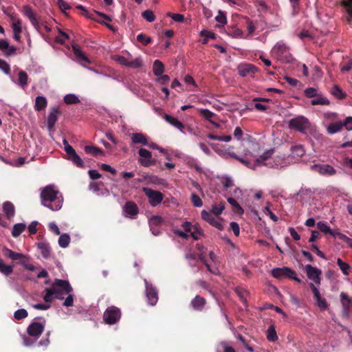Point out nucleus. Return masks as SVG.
<instances>
[{"label": "nucleus", "instance_id": "13d9d810", "mask_svg": "<svg viewBox=\"0 0 352 352\" xmlns=\"http://www.w3.org/2000/svg\"><path fill=\"white\" fill-rule=\"evenodd\" d=\"M190 200L195 207H201L203 201L201 198L195 193H192L190 197Z\"/></svg>", "mask_w": 352, "mask_h": 352}, {"label": "nucleus", "instance_id": "9d476101", "mask_svg": "<svg viewBox=\"0 0 352 352\" xmlns=\"http://www.w3.org/2000/svg\"><path fill=\"white\" fill-rule=\"evenodd\" d=\"M201 218L209 223L211 226L215 227L219 230H223L224 226L221 222V219L214 217L210 212L204 210L201 212Z\"/></svg>", "mask_w": 352, "mask_h": 352}, {"label": "nucleus", "instance_id": "9b49d317", "mask_svg": "<svg viewBox=\"0 0 352 352\" xmlns=\"http://www.w3.org/2000/svg\"><path fill=\"white\" fill-rule=\"evenodd\" d=\"M145 287L148 303L151 306L155 305L158 301V292L157 289L151 284H149L146 280Z\"/></svg>", "mask_w": 352, "mask_h": 352}, {"label": "nucleus", "instance_id": "6e6d98bb", "mask_svg": "<svg viewBox=\"0 0 352 352\" xmlns=\"http://www.w3.org/2000/svg\"><path fill=\"white\" fill-rule=\"evenodd\" d=\"M228 203L236 210L238 213L242 214L243 213V210L239 204V203L235 200V199L232 197L228 198Z\"/></svg>", "mask_w": 352, "mask_h": 352}, {"label": "nucleus", "instance_id": "3c124183", "mask_svg": "<svg viewBox=\"0 0 352 352\" xmlns=\"http://www.w3.org/2000/svg\"><path fill=\"white\" fill-rule=\"evenodd\" d=\"M142 16L148 22H153L155 20V16L153 11L146 10L142 13Z\"/></svg>", "mask_w": 352, "mask_h": 352}, {"label": "nucleus", "instance_id": "ea45409f", "mask_svg": "<svg viewBox=\"0 0 352 352\" xmlns=\"http://www.w3.org/2000/svg\"><path fill=\"white\" fill-rule=\"evenodd\" d=\"M336 263L344 275L349 274V270L351 269V266L348 263L344 262L340 258H337Z\"/></svg>", "mask_w": 352, "mask_h": 352}, {"label": "nucleus", "instance_id": "0e129e2a", "mask_svg": "<svg viewBox=\"0 0 352 352\" xmlns=\"http://www.w3.org/2000/svg\"><path fill=\"white\" fill-rule=\"evenodd\" d=\"M0 69L6 74H9L10 73V65L6 61L1 59H0Z\"/></svg>", "mask_w": 352, "mask_h": 352}, {"label": "nucleus", "instance_id": "20e7f679", "mask_svg": "<svg viewBox=\"0 0 352 352\" xmlns=\"http://www.w3.org/2000/svg\"><path fill=\"white\" fill-rule=\"evenodd\" d=\"M272 54L279 60L289 62L291 54L289 48L282 42H278L272 50Z\"/></svg>", "mask_w": 352, "mask_h": 352}, {"label": "nucleus", "instance_id": "e433bc0d", "mask_svg": "<svg viewBox=\"0 0 352 352\" xmlns=\"http://www.w3.org/2000/svg\"><path fill=\"white\" fill-rule=\"evenodd\" d=\"M317 227L320 232L324 234H329L331 236H335L334 232L331 230V228L324 221H319L317 223Z\"/></svg>", "mask_w": 352, "mask_h": 352}, {"label": "nucleus", "instance_id": "c756f323", "mask_svg": "<svg viewBox=\"0 0 352 352\" xmlns=\"http://www.w3.org/2000/svg\"><path fill=\"white\" fill-rule=\"evenodd\" d=\"M153 72L155 76H160L164 72V65L160 60H155L153 65Z\"/></svg>", "mask_w": 352, "mask_h": 352}, {"label": "nucleus", "instance_id": "0eeeda50", "mask_svg": "<svg viewBox=\"0 0 352 352\" xmlns=\"http://www.w3.org/2000/svg\"><path fill=\"white\" fill-rule=\"evenodd\" d=\"M64 149L68 156V159L71 160L78 167H83L84 163L80 156L76 153L73 147L68 143L66 140H63Z\"/></svg>", "mask_w": 352, "mask_h": 352}, {"label": "nucleus", "instance_id": "a19ab883", "mask_svg": "<svg viewBox=\"0 0 352 352\" xmlns=\"http://www.w3.org/2000/svg\"><path fill=\"white\" fill-rule=\"evenodd\" d=\"M227 33L228 35L231 36L233 38H242L243 32L239 28L232 27L228 28L227 30Z\"/></svg>", "mask_w": 352, "mask_h": 352}, {"label": "nucleus", "instance_id": "4d7b16f0", "mask_svg": "<svg viewBox=\"0 0 352 352\" xmlns=\"http://www.w3.org/2000/svg\"><path fill=\"white\" fill-rule=\"evenodd\" d=\"M316 304L318 307L322 310H325L328 307V304L325 298H322L321 296L316 299Z\"/></svg>", "mask_w": 352, "mask_h": 352}, {"label": "nucleus", "instance_id": "473e14b6", "mask_svg": "<svg viewBox=\"0 0 352 352\" xmlns=\"http://www.w3.org/2000/svg\"><path fill=\"white\" fill-rule=\"evenodd\" d=\"M274 148H271V149H269L266 151H265L261 155H260L258 158H256V165H261L262 164V162L263 161H265L267 160H268L269 158H270L272 157V155L274 154Z\"/></svg>", "mask_w": 352, "mask_h": 352}, {"label": "nucleus", "instance_id": "f8f14e48", "mask_svg": "<svg viewBox=\"0 0 352 352\" xmlns=\"http://www.w3.org/2000/svg\"><path fill=\"white\" fill-rule=\"evenodd\" d=\"M45 324L34 321L30 324L27 329V333L32 337L38 338L43 332Z\"/></svg>", "mask_w": 352, "mask_h": 352}, {"label": "nucleus", "instance_id": "de8ad7c7", "mask_svg": "<svg viewBox=\"0 0 352 352\" xmlns=\"http://www.w3.org/2000/svg\"><path fill=\"white\" fill-rule=\"evenodd\" d=\"M13 21V23L12 25L13 33H21V21L19 19H15L14 17L12 18Z\"/></svg>", "mask_w": 352, "mask_h": 352}, {"label": "nucleus", "instance_id": "a878e982", "mask_svg": "<svg viewBox=\"0 0 352 352\" xmlns=\"http://www.w3.org/2000/svg\"><path fill=\"white\" fill-rule=\"evenodd\" d=\"M343 129L342 122L338 121L331 123L327 128L329 134L333 135L342 131Z\"/></svg>", "mask_w": 352, "mask_h": 352}, {"label": "nucleus", "instance_id": "72a5a7b5", "mask_svg": "<svg viewBox=\"0 0 352 352\" xmlns=\"http://www.w3.org/2000/svg\"><path fill=\"white\" fill-rule=\"evenodd\" d=\"M316 98L311 101L312 105H329L330 101L321 94H318L316 96Z\"/></svg>", "mask_w": 352, "mask_h": 352}, {"label": "nucleus", "instance_id": "dca6fc26", "mask_svg": "<svg viewBox=\"0 0 352 352\" xmlns=\"http://www.w3.org/2000/svg\"><path fill=\"white\" fill-rule=\"evenodd\" d=\"M61 114V111L58 107L50 109V113L47 118V128L50 131L54 130L55 124L58 120V116Z\"/></svg>", "mask_w": 352, "mask_h": 352}, {"label": "nucleus", "instance_id": "a18cd8bd", "mask_svg": "<svg viewBox=\"0 0 352 352\" xmlns=\"http://www.w3.org/2000/svg\"><path fill=\"white\" fill-rule=\"evenodd\" d=\"M208 138H210L211 140L223 141V142H230L232 140V137H231L230 135H214L212 133H209L208 135Z\"/></svg>", "mask_w": 352, "mask_h": 352}, {"label": "nucleus", "instance_id": "8fccbe9b", "mask_svg": "<svg viewBox=\"0 0 352 352\" xmlns=\"http://www.w3.org/2000/svg\"><path fill=\"white\" fill-rule=\"evenodd\" d=\"M224 204L221 202L219 205L213 204L211 208V212L217 216L221 214L224 210Z\"/></svg>", "mask_w": 352, "mask_h": 352}, {"label": "nucleus", "instance_id": "1a4fd4ad", "mask_svg": "<svg viewBox=\"0 0 352 352\" xmlns=\"http://www.w3.org/2000/svg\"><path fill=\"white\" fill-rule=\"evenodd\" d=\"M139 155L141 158L138 160L139 163L145 167H148L155 164V160L152 159V153L146 148H141L138 151Z\"/></svg>", "mask_w": 352, "mask_h": 352}, {"label": "nucleus", "instance_id": "39448f33", "mask_svg": "<svg viewBox=\"0 0 352 352\" xmlns=\"http://www.w3.org/2000/svg\"><path fill=\"white\" fill-rule=\"evenodd\" d=\"M121 318L120 309L115 306L107 307L103 314V319L107 324H116Z\"/></svg>", "mask_w": 352, "mask_h": 352}, {"label": "nucleus", "instance_id": "864d4df0", "mask_svg": "<svg viewBox=\"0 0 352 352\" xmlns=\"http://www.w3.org/2000/svg\"><path fill=\"white\" fill-rule=\"evenodd\" d=\"M28 311L25 309H19L16 310L14 314V318L18 320L25 318L28 317Z\"/></svg>", "mask_w": 352, "mask_h": 352}, {"label": "nucleus", "instance_id": "603ef678", "mask_svg": "<svg viewBox=\"0 0 352 352\" xmlns=\"http://www.w3.org/2000/svg\"><path fill=\"white\" fill-rule=\"evenodd\" d=\"M137 40L144 45H147L151 43L152 39L151 37L147 36L146 34L141 33L137 36Z\"/></svg>", "mask_w": 352, "mask_h": 352}, {"label": "nucleus", "instance_id": "412c9836", "mask_svg": "<svg viewBox=\"0 0 352 352\" xmlns=\"http://www.w3.org/2000/svg\"><path fill=\"white\" fill-rule=\"evenodd\" d=\"M3 211L8 219H12L15 215V207L14 204L9 201H6L3 204Z\"/></svg>", "mask_w": 352, "mask_h": 352}, {"label": "nucleus", "instance_id": "393cba45", "mask_svg": "<svg viewBox=\"0 0 352 352\" xmlns=\"http://www.w3.org/2000/svg\"><path fill=\"white\" fill-rule=\"evenodd\" d=\"M164 118L165 120L167 122H168L170 124H171L173 126H175V128L178 129L179 131H183V130L184 129V125L183 124L182 122H181L177 118H175L170 115H168V114H166Z\"/></svg>", "mask_w": 352, "mask_h": 352}, {"label": "nucleus", "instance_id": "6e6552de", "mask_svg": "<svg viewBox=\"0 0 352 352\" xmlns=\"http://www.w3.org/2000/svg\"><path fill=\"white\" fill-rule=\"evenodd\" d=\"M143 192L148 197V202L152 206H157L164 199L163 194L157 190L148 188H143Z\"/></svg>", "mask_w": 352, "mask_h": 352}, {"label": "nucleus", "instance_id": "b1692460", "mask_svg": "<svg viewBox=\"0 0 352 352\" xmlns=\"http://www.w3.org/2000/svg\"><path fill=\"white\" fill-rule=\"evenodd\" d=\"M199 113L200 116L210 122L216 128L219 127V124L217 122L212 120V118L216 116L213 112L207 109H199Z\"/></svg>", "mask_w": 352, "mask_h": 352}, {"label": "nucleus", "instance_id": "423d86ee", "mask_svg": "<svg viewBox=\"0 0 352 352\" xmlns=\"http://www.w3.org/2000/svg\"><path fill=\"white\" fill-rule=\"evenodd\" d=\"M272 274L276 278H289L298 283H301V280L297 277L295 271L287 267L275 268L272 270Z\"/></svg>", "mask_w": 352, "mask_h": 352}, {"label": "nucleus", "instance_id": "c03bdc74", "mask_svg": "<svg viewBox=\"0 0 352 352\" xmlns=\"http://www.w3.org/2000/svg\"><path fill=\"white\" fill-rule=\"evenodd\" d=\"M63 100L65 103L67 104H77L80 102L79 98L74 94H67L66 95Z\"/></svg>", "mask_w": 352, "mask_h": 352}, {"label": "nucleus", "instance_id": "aec40b11", "mask_svg": "<svg viewBox=\"0 0 352 352\" xmlns=\"http://www.w3.org/2000/svg\"><path fill=\"white\" fill-rule=\"evenodd\" d=\"M206 304V300L199 295H197L190 302L192 307L199 311H203Z\"/></svg>", "mask_w": 352, "mask_h": 352}, {"label": "nucleus", "instance_id": "5701e85b", "mask_svg": "<svg viewBox=\"0 0 352 352\" xmlns=\"http://www.w3.org/2000/svg\"><path fill=\"white\" fill-rule=\"evenodd\" d=\"M36 245L43 258H47L50 257L51 248L49 243L45 241H41L37 243Z\"/></svg>", "mask_w": 352, "mask_h": 352}, {"label": "nucleus", "instance_id": "774afa93", "mask_svg": "<svg viewBox=\"0 0 352 352\" xmlns=\"http://www.w3.org/2000/svg\"><path fill=\"white\" fill-rule=\"evenodd\" d=\"M221 345L223 348V352H236L235 349L232 346H229L226 342H221Z\"/></svg>", "mask_w": 352, "mask_h": 352}, {"label": "nucleus", "instance_id": "ddd939ff", "mask_svg": "<svg viewBox=\"0 0 352 352\" xmlns=\"http://www.w3.org/2000/svg\"><path fill=\"white\" fill-rule=\"evenodd\" d=\"M123 214L126 217L134 219L139 213V208L138 205L131 201H126L123 206Z\"/></svg>", "mask_w": 352, "mask_h": 352}, {"label": "nucleus", "instance_id": "2eb2a0df", "mask_svg": "<svg viewBox=\"0 0 352 352\" xmlns=\"http://www.w3.org/2000/svg\"><path fill=\"white\" fill-rule=\"evenodd\" d=\"M73 52L75 55L76 61H78L83 67L85 66V63L90 64V60L86 56V55L80 50V47L77 44L72 45Z\"/></svg>", "mask_w": 352, "mask_h": 352}, {"label": "nucleus", "instance_id": "2f4dec72", "mask_svg": "<svg viewBox=\"0 0 352 352\" xmlns=\"http://www.w3.org/2000/svg\"><path fill=\"white\" fill-rule=\"evenodd\" d=\"M85 151L87 154H90L94 157H96L99 155H104V152L100 148L96 147L92 145H87L85 147Z\"/></svg>", "mask_w": 352, "mask_h": 352}, {"label": "nucleus", "instance_id": "37998d69", "mask_svg": "<svg viewBox=\"0 0 352 352\" xmlns=\"http://www.w3.org/2000/svg\"><path fill=\"white\" fill-rule=\"evenodd\" d=\"M191 236L194 240H198L201 236L203 235V230L199 226L198 224L193 225V228L190 232Z\"/></svg>", "mask_w": 352, "mask_h": 352}, {"label": "nucleus", "instance_id": "bb28decb", "mask_svg": "<svg viewBox=\"0 0 352 352\" xmlns=\"http://www.w3.org/2000/svg\"><path fill=\"white\" fill-rule=\"evenodd\" d=\"M291 155L294 158H300L305 153V150L301 144L294 145L291 147Z\"/></svg>", "mask_w": 352, "mask_h": 352}, {"label": "nucleus", "instance_id": "680f3d73", "mask_svg": "<svg viewBox=\"0 0 352 352\" xmlns=\"http://www.w3.org/2000/svg\"><path fill=\"white\" fill-rule=\"evenodd\" d=\"M236 338L242 342V344H243V346H244L247 350H248V351H250V352H252V351H254L253 347H252V346H251L249 344V342H248V341H247V340L245 339V338H244L242 335L239 334V335L236 336Z\"/></svg>", "mask_w": 352, "mask_h": 352}, {"label": "nucleus", "instance_id": "49530a36", "mask_svg": "<svg viewBox=\"0 0 352 352\" xmlns=\"http://www.w3.org/2000/svg\"><path fill=\"white\" fill-rule=\"evenodd\" d=\"M28 76L26 72L24 71H20L19 72V84L22 87H24L28 85Z\"/></svg>", "mask_w": 352, "mask_h": 352}, {"label": "nucleus", "instance_id": "a211bd4d", "mask_svg": "<svg viewBox=\"0 0 352 352\" xmlns=\"http://www.w3.org/2000/svg\"><path fill=\"white\" fill-rule=\"evenodd\" d=\"M239 74L242 77L254 74L256 72L257 68L251 64H243L239 66Z\"/></svg>", "mask_w": 352, "mask_h": 352}, {"label": "nucleus", "instance_id": "7ed1b4c3", "mask_svg": "<svg viewBox=\"0 0 352 352\" xmlns=\"http://www.w3.org/2000/svg\"><path fill=\"white\" fill-rule=\"evenodd\" d=\"M288 126L290 129L305 134L311 127V122L306 117L298 116L289 120Z\"/></svg>", "mask_w": 352, "mask_h": 352}, {"label": "nucleus", "instance_id": "58836bf2", "mask_svg": "<svg viewBox=\"0 0 352 352\" xmlns=\"http://www.w3.org/2000/svg\"><path fill=\"white\" fill-rule=\"evenodd\" d=\"M267 338L270 342H275L278 340L276 331L273 324L270 325L267 331Z\"/></svg>", "mask_w": 352, "mask_h": 352}, {"label": "nucleus", "instance_id": "7c9ffc66", "mask_svg": "<svg viewBox=\"0 0 352 352\" xmlns=\"http://www.w3.org/2000/svg\"><path fill=\"white\" fill-rule=\"evenodd\" d=\"M340 301L345 311H349L352 299L344 292L340 294Z\"/></svg>", "mask_w": 352, "mask_h": 352}, {"label": "nucleus", "instance_id": "f3484780", "mask_svg": "<svg viewBox=\"0 0 352 352\" xmlns=\"http://www.w3.org/2000/svg\"><path fill=\"white\" fill-rule=\"evenodd\" d=\"M22 12L23 14L29 19L34 27L37 28L38 26L39 21L32 8L29 5L23 6L22 8Z\"/></svg>", "mask_w": 352, "mask_h": 352}, {"label": "nucleus", "instance_id": "bf43d9fd", "mask_svg": "<svg viewBox=\"0 0 352 352\" xmlns=\"http://www.w3.org/2000/svg\"><path fill=\"white\" fill-rule=\"evenodd\" d=\"M142 66V60L140 58H137L135 60L129 61V67L138 69L140 68Z\"/></svg>", "mask_w": 352, "mask_h": 352}, {"label": "nucleus", "instance_id": "cd10ccee", "mask_svg": "<svg viewBox=\"0 0 352 352\" xmlns=\"http://www.w3.org/2000/svg\"><path fill=\"white\" fill-rule=\"evenodd\" d=\"M3 252L5 256L11 258L13 261H18L24 257L23 254L15 252L6 247L3 248Z\"/></svg>", "mask_w": 352, "mask_h": 352}, {"label": "nucleus", "instance_id": "c85d7f7f", "mask_svg": "<svg viewBox=\"0 0 352 352\" xmlns=\"http://www.w3.org/2000/svg\"><path fill=\"white\" fill-rule=\"evenodd\" d=\"M47 104V100L44 96H38L35 99L34 109L37 111H43Z\"/></svg>", "mask_w": 352, "mask_h": 352}, {"label": "nucleus", "instance_id": "f704fd0d", "mask_svg": "<svg viewBox=\"0 0 352 352\" xmlns=\"http://www.w3.org/2000/svg\"><path fill=\"white\" fill-rule=\"evenodd\" d=\"M331 94L339 100H342L346 98V94L338 85H333L332 87Z\"/></svg>", "mask_w": 352, "mask_h": 352}, {"label": "nucleus", "instance_id": "6ab92c4d", "mask_svg": "<svg viewBox=\"0 0 352 352\" xmlns=\"http://www.w3.org/2000/svg\"><path fill=\"white\" fill-rule=\"evenodd\" d=\"M131 146L135 144L148 145L147 137L142 133H133L131 135Z\"/></svg>", "mask_w": 352, "mask_h": 352}, {"label": "nucleus", "instance_id": "338daca9", "mask_svg": "<svg viewBox=\"0 0 352 352\" xmlns=\"http://www.w3.org/2000/svg\"><path fill=\"white\" fill-rule=\"evenodd\" d=\"M342 124L343 127L344 126L346 129L349 131L352 130V117H347L342 122Z\"/></svg>", "mask_w": 352, "mask_h": 352}, {"label": "nucleus", "instance_id": "4c0bfd02", "mask_svg": "<svg viewBox=\"0 0 352 352\" xmlns=\"http://www.w3.org/2000/svg\"><path fill=\"white\" fill-rule=\"evenodd\" d=\"M0 272L6 276H9L13 272V266L6 265L0 259Z\"/></svg>", "mask_w": 352, "mask_h": 352}, {"label": "nucleus", "instance_id": "4be33fe9", "mask_svg": "<svg viewBox=\"0 0 352 352\" xmlns=\"http://www.w3.org/2000/svg\"><path fill=\"white\" fill-rule=\"evenodd\" d=\"M318 168V173L322 175H334L336 174V170L329 164H321L317 166Z\"/></svg>", "mask_w": 352, "mask_h": 352}, {"label": "nucleus", "instance_id": "69168bd1", "mask_svg": "<svg viewBox=\"0 0 352 352\" xmlns=\"http://www.w3.org/2000/svg\"><path fill=\"white\" fill-rule=\"evenodd\" d=\"M68 294V296L65 298V301L63 302V305L64 307H72L73 304H74L73 295L72 294V293H69V294Z\"/></svg>", "mask_w": 352, "mask_h": 352}, {"label": "nucleus", "instance_id": "f03ea898", "mask_svg": "<svg viewBox=\"0 0 352 352\" xmlns=\"http://www.w3.org/2000/svg\"><path fill=\"white\" fill-rule=\"evenodd\" d=\"M51 289H54V298L56 299H63V295L73 292V288L68 280L56 278Z\"/></svg>", "mask_w": 352, "mask_h": 352}, {"label": "nucleus", "instance_id": "c9c22d12", "mask_svg": "<svg viewBox=\"0 0 352 352\" xmlns=\"http://www.w3.org/2000/svg\"><path fill=\"white\" fill-rule=\"evenodd\" d=\"M25 224L22 223L14 224L12 230V236L18 237L25 230Z\"/></svg>", "mask_w": 352, "mask_h": 352}, {"label": "nucleus", "instance_id": "e2e57ef3", "mask_svg": "<svg viewBox=\"0 0 352 352\" xmlns=\"http://www.w3.org/2000/svg\"><path fill=\"white\" fill-rule=\"evenodd\" d=\"M304 93H305V95L306 96V97L309 98L316 97L318 95L316 89H315L314 87L307 88L305 90Z\"/></svg>", "mask_w": 352, "mask_h": 352}, {"label": "nucleus", "instance_id": "09e8293b", "mask_svg": "<svg viewBox=\"0 0 352 352\" xmlns=\"http://www.w3.org/2000/svg\"><path fill=\"white\" fill-rule=\"evenodd\" d=\"M54 289H51V288H46L45 289V294L43 297V299L46 304H50L52 301L53 296L54 297Z\"/></svg>", "mask_w": 352, "mask_h": 352}, {"label": "nucleus", "instance_id": "052dcab7", "mask_svg": "<svg viewBox=\"0 0 352 352\" xmlns=\"http://www.w3.org/2000/svg\"><path fill=\"white\" fill-rule=\"evenodd\" d=\"M215 20L222 25H226L227 23L226 16L225 13L221 10L219 11L218 15L215 17Z\"/></svg>", "mask_w": 352, "mask_h": 352}, {"label": "nucleus", "instance_id": "4468645a", "mask_svg": "<svg viewBox=\"0 0 352 352\" xmlns=\"http://www.w3.org/2000/svg\"><path fill=\"white\" fill-rule=\"evenodd\" d=\"M307 277L318 285L320 284L322 271L311 265L305 266Z\"/></svg>", "mask_w": 352, "mask_h": 352}, {"label": "nucleus", "instance_id": "79ce46f5", "mask_svg": "<svg viewBox=\"0 0 352 352\" xmlns=\"http://www.w3.org/2000/svg\"><path fill=\"white\" fill-rule=\"evenodd\" d=\"M70 242V236L67 234H63L59 236L58 245L63 248H67Z\"/></svg>", "mask_w": 352, "mask_h": 352}, {"label": "nucleus", "instance_id": "5fc2aeb1", "mask_svg": "<svg viewBox=\"0 0 352 352\" xmlns=\"http://www.w3.org/2000/svg\"><path fill=\"white\" fill-rule=\"evenodd\" d=\"M162 221L163 220L161 217L153 216L149 221L150 228L157 227L162 223Z\"/></svg>", "mask_w": 352, "mask_h": 352}, {"label": "nucleus", "instance_id": "f257e3e1", "mask_svg": "<svg viewBox=\"0 0 352 352\" xmlns=\"http://www.w3.org/2000/svg\"><path fill=\"white\" fill-rule=\"evenodd\" d=\"M40 197L41 204L52 211H58L63 206V195L54 186L44 187L41 190Z\"/></svg>", "mask_w": 352, "mask_h": 352}]
</instances>
